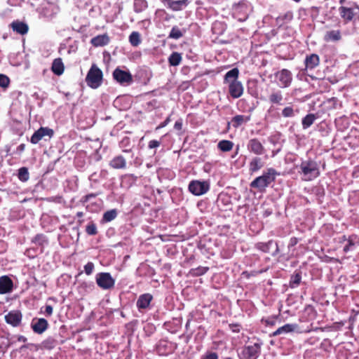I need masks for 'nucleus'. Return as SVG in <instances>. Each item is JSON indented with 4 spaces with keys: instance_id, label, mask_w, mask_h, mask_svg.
I'll return each instance as SVG.
<instances>
[{
    "instance_id": "obj_54",
    "label": "nucleus",
    "mask_w": 359,
    "mask_h": 359,
    "mask_svg": "<svg viewBox=\"0 0 359 359\" xmlns=\"http://www.w3.org/2000/svg\"><path fill=\"white\" fill-rule=\"evenodd\" d=\"M296 2H299L300 0H294Z\"/></svg>"
},
{
    "instance_id": "obj_10",
    "label": "nucleus",
    "mask_w": 359,
    "mask_h": 359,
    "mask_svg": "<svg viewBox=\"0 0 359 359\" xmlns=\"http://www.w3.org/2000/svg\"><path fill=\"white\" fill-rule=\"evenodd\" d=\"M103 75L102 71L97 67H91V88H98L102 83Z\"/></svg>"
},
{
    "instance_id": "obj_6",
    "label": "nucleus",
    "mask_w": 359,
    "mask_h": 359,
    "mask_svg": "<svg viewBox=\"0 0 359 359\" xmlns=\"http://www.w3.org/2000/svg\"><path fill=\"white\" fill-rule=\"evenodd\" d=\"M278 85L281 88L287 87L292 81V75L290 71L282 69L276 74Z\"/></svg>"
},
{
    "instance_id": "obj_21",
    "label": "nucleus",
    "mask_w": 359,
    "mask_h": 359,
    "mask_svg": "<svg viewBox=\"0 0 359 359\" xmlns=\"http://www.w3.org/2000/svg\"><path fill=\"white\" fill-rule=\"evenodd\" d=\"M110 165L115 169L124 168L126 165V162L123 156H118L111 161Z\"/></svg>"
},
{
    "instance_id": "obj_4",
    "label": "nucleus",
    "mask_w": 359,
    "mask_h": 359,
    "mask_svg": "<svg viewBox=\"0 0 359 359\" xmlns=\"http://www.w3.org/2000/svg\"><path fill=\"white\" fill-rule=\"evenodd\" d=\"M210 189V184L206 181L194 180L189 183V190L195 196L205 194Z\"/></svg>"
},
{
    "instance_id": "obj_37",
    "label": "nucleus",
    "mask_w": 359,
    "mask_h": 359,
    "mask_svg": "<svg viewBox=\"0 0 359 359\" xmlns=\"http://www.w3.org/2000/svg\"><path fill=\"white\" fill-rule=\"evenodd\" d=\"M269 99L273 103H279L282 100V95L280 93H273Z\"/></svg>"
},
{
    "instance_id": "obj_25",
    "label": "nucleus",
    "mask_w": 359,
    "mask_h": 359,
    "mask_svg": "<svg viewBox=\"0 0 359 359\" xmlns=\"http://www.w3.org/2000/svg\"><path fill=\"white\" fill-rule=\"evenodd\" d=\"M263 166L262 161L259 158L255 157L252 159L249 164L250 171L252 172H257Z\"/></svg>"
},
{
    "instance_id": "obj_28",
    "label": "nucleus",
    "mask_w": 359,
    "mask_h": 359,
    "mask_svg": "<svg viewBox=\"0 0 359 359\" xmlns=\"http://www.w3.org/2000/svg\"><path fill=\"white\" fill-rule=\"evenodd\" d=\"M218 148L222 151H229L232 149L233 144L229 140H222L218 143Z\"/></svg>"
},
{
    "instance_id": "obj_40",
    "label": "nucleus",
    "mask_w": 359,
    "mask_h": 359,
    "mask_svg": "<svg viewBox=\"0 0 359 359\" xmlns=\"http://www.w3.org/2000/svg\"><path fill=\"white\" fill-rule=\"evenodd\" d=\"M160 146V142L157 140H151L149 142V148L154 149L157 148Z\"/></svg>"
},
{
    "instance_id": "obj_50",
    "label": "nucleus",
    "mask_w": 359,
    "mask_h": 359,
    "mask_svg": "<svg viewBox=\"0 0 359 359\" xmlns=\"http://www.w3.org/2000/svg\"><path fill=\"white\" fill-rule=\"evenodd\" d=\"M90 70L87 72L86 74V83L90 86Z\"/></svg>"
},
{
    "instance_id": "obj_18",
    "label": "nucleus",
    "mask_w": 359,
    "mask_h": 359,
    "mask_svg": "<svg viewBox=\"0 0 359 359\" xmlns=\"http://www.w3.org/2000/svg\"><path fill=\"white\" fill-rule=\"evenodd\" d=\"M51 70L57 76H60L63 74L65 66L60 57L56 58L53 60Z\"/></svg>"
},
{
    "instance_id": "obj_45",
    "label": "nucleus",
    "mask_w": 359,
    "mask_h": 359,
    "mask_svg": "<svg viewBox=\"0 0 359 359\" xmlns=\"http://www.w3.org/2000/svg\"><path fill=\"white\" fill-rule=\"evenodd\" d=\"M205 359H218V356L215 353H210L205 355Z\"/></svg>"
},
{
    "instance_id": "obj_46",
    "label": "nucleus",
    "mask_w": 359,
    "mask_h": 359,
    "mask_svg": "<svg viewBox=\"0 0 359 359\" xmlns=\"http://www.w3.org/2000/svg\"><path fill=\"white\" fill-rule=\"evenodd\" d=\"M25 147H26V146H25V144H20L17 147V151H18V153H19V154L22 153V152L25 151Z\"/></svg>"
},
{
    "instance_id": "obj_17",
    "label": "nucleus",
    "mask_w": 359,
    "mask_h": 359,
    "mask_svg": "<svg viewBox=\"0 0 359 359\" xmlns=\"http://www.w3.org/2000/svg\"><path fill=\"white\" fill-rule=\"evenodd\" d=\"M152 299V295L148 293L140 295L137 302V308L139 309H147Z\"/></svg>"
},
{
    "instance_id": "obj_33",
    "label": "nucleus",
    "mask_w": 359,
    "mask_h": 359,
    "mask_svg": "<svg viewBox=\"0 0 359 359\" xmlns=\"http://www.w3.org/2000/svg\"><path fill=\"white\" fill-rule=\"evenodd\" d=\"M56 346V341L53 338H48L42 342V346L46 349H52Z\"/></svg>"
},
{
    "instance_id": "obj_36",
    "label": "nucleus",
    "mask_w": 359,
    "mask_h": 359,
    "mask_svg": "<svg viewBox=\"0 0 359 359\" xmlns=\"http://www.w3.org/2000/svg\"><path fill=\"white\" fill-rule=\"evenodd\" d=\"M182 36V34L181 31L177 27H173L169 34L170 38L175 39L180 38Z\"/></svg>"
},
{
    "instance_id": "obj_23",
    "label": "nucleus",
    "mask_w": 359,
    "mask_h": 359,
    "mask_svg": "<svg viewBox=\"0 0 359 359\" xmlns=\"http://www.w3.org/2000/svg\"><path fill=\"white\" fill-rule=\"evenodd\" d=\"M319 57L316 54H312L306 58V66L307 68L313 69L319 65Z\"/></svg>"
},
{
    "instance_id": "obj_11",
    "label": "nucleus",
    "mask_w": 359,
    "mask_h": 359,
    "mask_svg": "<svg viewBox=\"0 0 359 359\" xmlns=\"http://www.w3.org/2000/svg\"><path fill=\"white\" fill-rule=\"evenodd\" d=\"M22 316L20 311H11L5 316L6 322L13 327L20 325L22 321Z\"/></svg>"
},
{
    "instance_id": "obj_24",
    "label": "nucleus",
    "mask_w": 359,
    "mask_h": 359,
    "mask_svg": "<svg viewBox=\"0 0 359 359\" xmlns=\"http://www.w3.org/2000/svg\"><path fill=\"white\" fill-rule=\"evenodd\" d=\"M296 328V325L293 324H286L280 327H279L277 330H276L273 335L276 336L282 334H286L289 332H292Z\"/></svg>"
},
{
    "instance_id": "obj_3",
    "label": "nucleus",
    "mask_w": 359,
    "mask_h": 359,
    "mask_svg": "<svg viewBox=\"0 0 359 359\" xmlns=\"http://www.w3.org/2000/svg\"><path fill=\"white\" fill-rule=\"evenodd\" d=\"M299 172L302 175V180L310 181L320 175V170L316 162L313 161H305L300 165Z\"/></svg>"
},
{
    "instance_id": "obj_15",
    "label": "nucleus",
    "mask_w": 359,
    "mask_h": 359,
    "mask_svg": "<svg viewBox=\"0 0 359 359\" xmlns=\"http://www.w3.org/2000/svg\"><path fill=\"white\" fill-rule=\"evenodd\" d=\"M258 346H250L243 350L241 353V359H256L258 354Z\"/></svg>"
},
{
    "instance_id": "obj_38",
    "label": "nucleus",
    "mask_w": 359,
    "mask_h": 359,
    "mask_svg": "<svg viewBox=\"0 0 359 359\" xmlns=\"http://www.w3.org/2000/svg\"><path fill=\"white\" fill-rule=\"evenodd\" d=\"M282 114L285 117H290V116H292L294 115V111H293L292 107H287L283 109V110L282 111Z\"/></svg>"
},
{
    "instance_id": "obj_32",
    "label": "nucleus",
    "mask_w": 359,
    "mask_h": 359,
    "mask_svg": "<svg viewBox=\"0 0 359 359\" xmlns=\"http://www.w3.org/2000/svg\"><path fill=\"white\" fill-rule=\"evenodd\" d=\"M182 60L181 55L178 53H173L169 57V62L172 66L178 65Z\"/></svg>"
},
{
    "instance_id": "obj_9",
    "label": "nucleus",
    "mask_w": 359,
    "mask_h": 359,
    "mask_svg": "<svg viewBox=\"0 0 359 359\" xmlns=\"http://www.w3.org/2000/svg\"><path fill=\"white\" fill-rule=\"evenodd\" d=\"M31 327L36 334L43 333L48 327V323L45 318H34L31 323Z\"/></svg>"
},
{
    "instance_id": "obj_19",
    "label": "nucleus",
    "mask_w": 359,
    "mask_h": 359,
    "mask_svg": "<svg viewBox=\"0 0 359 359\" xmlns=\"http://www.w3.org/2000/svg\"><path fill=\"white\" fill-rule=\"evenodd\" d=\"M109 41V38L107 34L98 35L91 39V43L95 46H103L107 45Z\"/></svg>"
},
{
    "instance_id": "obj_52",
    "label": "nucleus",
    "mask_w": 359,
    "mask_h": 359,
    "mask_svg": "<svg viewBox=\"0 0 359 359\" xmlns=\"http://www.w3.org/2000/svg\"><path fill=\"white\" fill-rule=\"evenodd\" d=\"M90 224H88L86 226V231L88 233V234H90Z\"/></svg>"
},
{
    "instance_id": "obj_22",
    "label": "nucleus",
    "mask_w": 359,
    "mask_h": 359,
    "mask_svg": "<svg viewBox=\"0 0 359 359\" xmlns=\"http://www.w3.org/2000/svg\"><path fill=\"white\" fill-rule=\"evenodd\" d=\"M324 39L325 41H337L341 39V32L339 30H331L327 32Z\"/></svg>"
},
{
    "instance_id": "obj_55",
    "label": "nucleus",
    "mask_w": 359,
    "mask_h": 359,
    "mask_svg": "<svg viewBox=\"0 0 359 359\" xmlns=\"http://www.w3.org/2000/svg\"><path fill=\"white\" fill-rule=\"evenodd\" d=\"M343 1H344V0H341V1H340V3H341V4H342V3H343Z\"/></svg>"
},
{
    "instance_id": "obj_29",
    "label": "nucleus",
    "mask_w": 359,
    "mask_h": 359,
    "mask_svg": "<svg viewBox=\"0 0 359 359\" xmlns=\"http://www.w3.org/2000/svg\"><path fill=\"white\" fill-rule=\"evenodd\" d=\"M18 179L21 182H27L29 178V174L28 172V169L26 167H22L18 170Z\"/></svg>"
},
{
    "instance_id": "obj_43",
    "label": "nucleus",
    "mask_w": 359,
    "mask_h": 359,
    "mask_svg": "<svg viewBox=\"0 0 359 359\" xmlns=\"http://www.w3.org/2000/svg\"><path fill=\"white\" fill-rule=\"evenodd\" d=\"M170 121V117H168L163 123L156 128V130H159L161 128L165 127Z\"/></svg>"
},
{
    "instance_id": "obj_13",
    "label": "nucleus",
    "mask_w": 359,
    "mask_h": 359,
    "mask_svg": "<svg viewBox=\"0 0 359 359\" xmlns=\"http://www.w3.org/2000/svg\"><path fill=\"white\" fill-rule=\"evenodd\" d=\"M162 2L168 8L177 11L185 8L189 4V0H162Z\"/></svg>"
},
{
    "instance_id": "obj_12",
    "label": "nucleus",
    "mask_w": 359,
    "mask_h": 359,
    "mask_svg": "<svg viewBox=\"0 0 359 359\" xmlns=\"http://www.w3.org/2000/svg\"><path fill=\"white\" fill-rule=\"evenodd\" d=\"M248 149L256 154L262 155L265 152V149L262 144L256 138H253L249 140L248 143Z\"/></svg>"
},
{
    "instance_id": "obj_34",
    "label": "nucleus",
    "mask_w": 359,
    "mask_h": 359,
    "mask_svg": "<svg viewBox=\"0 0 359 359\" xmlns=\"http://www.w3.org/2000/svg\"><path fill=\"white\" fill-rule=\"evenodd\" d=\"M116 211L115 210H111L104 214L103 219L105 222H111L116 218Z\"/></svg>"
},
{
    "instance_id": "obj_27",
    "label": "nucleus",
    "mask_w": 359,
    "mask_h": 359,
    "mask_svg": "<svg viewBox=\"0 0 359 359\" xmlns=\"http://www.w3.org/2000/svg\"><path fill=\"white\" fill-rule=\"evenodd\" d=\"M32 242L35 245L43 248L45 244L48 243V240L45 235L39 233L32 238Z\"/></svg>"
},
{
    "instance_id": "obj_39",
    "label": "nucleus",
    "mask_w": 359,
    "mask_h": 359,
    "mask_svg": "<svg viewBox=\"0 0 359 359\" xmlns=\"http://www.w3.org/2000/svg\"><path fill=\"white\" fill-rule=\"evenodd\" d=\"M208 270V268L201 267L194 270V274L200 276L204 274Z\"/></svg>"
},
{
    "instance_id": "obj_44",
    "label": "nucleus",
    "mask_w": 359,
    "mask_h": 359,
    "mask_svg": "<svg viewBox=\"0 0 359 359\" xmlns=\"http://www.w3.org/2000/svg\"><path fill=\"white\" fill-rule=\"evenodd\" d=\"M174 128H175V129H176L177 130H182V121L181 120L176 121L175 125H174Z\"/></svg>"
},
{
    "instance_id": "obj_53",
    "label": "nucleus",
    "mask_w": 359,
    "mask_h": 359,
    "mask_svg": "<svg viewBox=\"0 0 359 359\" xmlns=\"http://www.w3.org/2000/svg\"><path fill=\"white\" fill-rule=\"evenodd\" d=\"M21 338H23L24 341L26 340V338H25L24 337H21Z\"/></svg>"
},
{
    "instance_id": "obj_1",
    "label": "nucleus",
    "mask_w": 359,
    "mask_h": 359,
    "mask_svg": "<svg viewBox=\"0 0 359 359\" xmlns=\"http://www.w3.org/2000/svg\"><path fill=\"white\" fill-rule=\"evenodd\" d=\"M238 69L234 68L229 71L224 77V82L228 84L229 93L233 98H238L243 93V85L238 80Z\"/></svg>"
},
{
    "instance_id": "obj_2",
    "label": "nucleus",
    "mask_w": 359,
    "mask_h": 359,
    "mask_svg": "<svg viewBox=\"0 0 359 359\" xmlns=\"http://www.w3.org/2000/svg\"><path fill=\"white\" fill-rule=\"evenodd\" d=\"M276 175L277 172L273 168H269L262 175L256 177L250 183V186L252 188L257 189L260 191H263L275 180Z\"/></svg>"
},
{
    "instance_id": "obj_20",
    "label": "nucleus",
    "mask_w": 359,
    "mask_h": 359,
    "mask_svg": "<svg viewBox=\"0 0 359 359\" xmlns=\"http://www.w3.org/2000/svg\"><path fill=\"white\" fill-rule=\"evenodd\" d=\"M341 17L346 21H351L354 17V13L352 8L341 6L339 8Z\"/></svg>"
},
{
    "instance_id": "obj_51",
    "label": "nucleus",
    "mask_w": 359,
    "mask_h": 359,
    "mask_svg": "<svg viewBox=\"0 0 359 359\" xmlns=\"http://www.w3.org/2000/svg\"><path fill=\"white\" fill-rule=\"evenodd\" d=\"M97 233L96 228L94 225L91 224V235Z\"/></svg>"
},
{
    "instance_id": "obj_8",
    "label": "nucleus",
    "mask_w": 359,
    "mask_h": 359,
    "mask_svg": "<svg viewBox=\"0 0 359 359\" xmlns=\"http://www.w3.org/2000/svg\"><path fill=\"white\" fill-rule=\"evenodd\" d=\"M97 285L103 289H109L114 285V280L108 273H100L96 278Z\"/></svg>"
},
{
    "instance_id": "obj_14",
    "label": "nucleus",
    "mask_w": 359,
    "mask_h": 359,
    "mask_svg": "<svg viewBox=\"0 0 359 359\" xmlns=\"http://www.w3.org/2000/svg\"><path fill=\"white\" fill-rule=\"evenodd\" d=\"M13 280L8 276H3L0 278V294L9 293L13 290Z\"/></svg>"
},
{
    "instance_id": "obj_49",
    "label": "nucleus",
    "mask_w": 359,
    "mask_h": 359,
    "mask_svg": "<svg viewBox=\"0 0 359 359\" xmlns=\"http://www.w3.org/2000/svg\"><path fill=\"white\" fill-rule=\"evenodd\" d=\"M84 269L86 274L90 275V262L85 265Z\"/></svg>"
},
{
    "instance_id": "obj_42",
    "label": "nucleus",
    "mask_w": 359,
    "mask_h": 359,
    "mask_svg": "<svg viewBox=\"0 0 359 359\" xmlns=\"http://www.w3.org/2000/svg\"><path fill=\"white\" fill-rule=\"evenodd\" d=\"M301 280V276L299 274H296L294 277H292V283L293 285H297Z\"/></svg>"
},
{
    "instance_id": "obj_31",
    "label": "nucleus",
    "mask_w": 359,
    "mask_h": 359,
    "mask_svg": "<svg viewBox=\"0 0 359 359\" xmlns=\"http://www.w3.org/2000/svg\"><path fill=\"white\" fill-rule=\"evenodd\" d=\"M129 41L132 46H137L141 42L140 34L137 32H132L129 36Z\"/></svg>"
},
{
    "instance_id": "obj_48",
    "label": "nucleus",
    "mask_w": 359,
    "mask_h": 359,
    "mask_svg": "<svg viewBox=\"0 0 359 359\" xmlns=\"http://www.w3.org/2000/svg\"><path fill=\"white\" fill-rule=\"evenodd\" d=\"M298 243V240L297 238H292L290 241V245H295Z\"/></svg>"
},
{
    "instance_id": "obj_41",
    "label": "nucleus",
    "mask_w": 359,
    "mask_h": 359,
    "mask_svg": "<svg viewBox=\"0 0 359 359\" xmlns=\"http://www.w3.org/2000/svg\"><path fill=\"white\" fill-rule=\"evenodd\" d=\"M53 309L50 305H46L45 307V313L47 316H50L53 314Z\"/></svg>"
},
{
    "instance_id": "obj_26",
    "label": "nucleus",
    "mask_w": 359,
    "mask_h": 359,
    "mask_svg": "<svg viewBox=\"0 0 359 359\" xmlns=\"http://www.w3.org/2000/svg\"><path fill=\"white\" fill-rule=\"evenodd\" d=\"M250 119V116L237 115L232 119L233 126L237 128L243 123L248 122Z\"/></svg>"
},
{
    "instance_id": "obj_35",
    "label": "nucleus",
    "mask_w": 359,
    "mask_h": 359,
    "mask_svg": "<svg viewBox=\"0 0 359 359\" xmlns=\"http://www.w3.org/2000/svg\"><path fill=\"white\" fill-rule=\"evenodd\" d=\"M10 84V79L4 74H0V87L7 88Z\"/></svg>"
},
{
    "instance_id": "obj_16",
    "label": "nucleus",
    "mask_w": 359,
    "mask_h": 359,
    "mask_svg": "<svg viewBox=\"0 0 359 359\" xmlns=\"http://www.w3.org/2000/svg\"><path fill=\"white\" fill-rule=\"evenodd\" d=\"M11 27L14 32L21 35L26 34L29 30V27L26 23L18 20L13 21L11 24Z\"/></svg>"
},
{
    "instance_id": "obj_30",
    "label": "nucleus",
    "mask_w": 359,
    "mask_h": 359,
    "mask_svg": "<svg viewBox=\"0 0 359 359\" xmlns=\"http://www.w3.org/2000/svg\"><path fill=\"white\" fill-rule=\"evenodd\" d=\"M316 120V116L313 114L306 115L302 120V126L304 129L310 127Z\"/></svg>"
},
{
    "instance_id": "obj_47",
    "label": "nucleus",
    "mask_w": 359,
    "mask_h": 359,
    "mask_svg": "<svg viewBox=\"0 0 359 359\" xmlns=\"http://www.w3.org/2000/svg\"><path fill=\"white\" fill-rule=\"evenodd\" d=\"M352 245H353V243L351 241H348V245H346L344 248V252L348 251Z\"/></svg>"
},
{
    "instance_id": "obj_5",
    "label": "nucleus",
    "mask_w": 359,
    "mask_h": 359,
    "mask_svg": "<svg viewBox=\"0 0 359 359\" xmlns=\"http://www.w3.org/2000/svg\"><path fill=\"white\" fill-rule=\"evenodd\" d=\"M54 134L53 130L47 127H41L31 137V143L36 144L45 136L51 137Z\"/></svg>"
},
{
    "instance_id": "obj_7",
    "label": "nucleus",
    "mask_w": 359,
    "mask_h": 359,
    "mask_svg": "<svg viewBox=\"0 0 359 359\" xmlns=\"http://www.w3.org/2000/svg\"><path fill=\"white\" fill-rule=\"evenodd\" d=\"M114 79L121 84H130L133 81V77L129 72L121 70L116 68L113 73Z\"/></svg>"
}]
</instances>
